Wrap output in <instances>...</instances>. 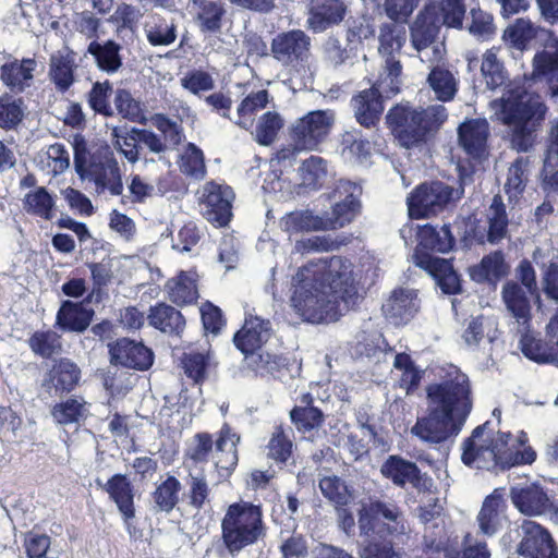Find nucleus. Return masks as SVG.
<instances>
[{
    "instance_id": "5701e85b",
    "label": "nucleus",
    "mask_w": 558,
    "mask_h": 558,
    "mask_svg": "<svg viewBox=\"0 0 558 558\" xmlns=\"http://www.w3.org/2000/svg\"><path fill=\"white\" fill-rule=\"evenodd\" d=\"M270 330L269 320L250 315L245 318L241 330L234 335L233 342L245 356H248V353L262 350L270 338Z\"/></svg>"
},
{
    "instance_id": "69168bd1",
    "label": "nucleus",
    "mask_w": 558,
    "mask_h": 558,
    "mask_svg": "<svg viewBox=\"0 0 558 558\" xmlns=\"http://www.w3.org/2000/svg\"><path fill=\"white\" fill-rule=\"evenodd\" d=\"M181 171L194 179H203L206 172L203 151L190 143L181 156Z\"/></svg>"
},
{
    "instance_id": "49530a36",
    "label": "nucleus",
    "mask_w": 558,
    "mask_h": 558,
    "mask_svg": "<svg viewBox=\"0 0 558 558\" xmlns=\"http://www.w3.org/2000/svg\"><path fill=\"white\" fill-rule=\"evenodd\" d=\"M195 22L201 32L216 34L222 27L226 9L220 0H208L197 7Z\"/></svg>"
},
{
    "instance_id": "de8ad7c7",
    "label": "nucleus",
    "mask_w": 558,
    "mask_h": 558,
    "mask_svg": "<svg viewBox=\"0 0 558 558\" xmlns=\"http://www.w3.org/2000/svg\"><path fill=\"white\" fill-rule=\"evenodd\" d=\"M425 8L434 9L435 20L440 26L462 28L465 14L464 0H441L437 4H428Z\"/></svg>"
},
{
    "instance_id": "e433bc0d",
    "label": "nucleus",
    "mask_w": 558,
    "mask_h": 558,
    "mask_svg": "<svg viewBox=\"0 0 558 558\" xmlns=\"http://www.w3.org/2000/svg\"><path fill=\"white\" fill-rule=\"evenodd\" d=\"M120 50L121 46L113 40L92 41L87 48V52L94 57L98 69L108 74L118 72L122 66Z\"/></svg>"
},
{
    "instance_id": "ea45409f",
    "label": "nucleus",
    "mask_w": 558,
    "mask_h": 558,
    "mask_svg": "<svg viewBox=\"0 0 558 558\" xmlns=\"http://www.w3.org/2000/svg\"><path fill=\"white\" fill-rule=\"evenodd\" d=\"M269 102L266 89L250 93L238 106L235 117L232 119L236 125L244 130L253 126L255 114Z\"/></svg>"
},
{
    "instance_id": "c85d7f7f",
    "label": "nucleus",
    "mask_w": 558,
    "mask_h": 558,
    "mask_svg": "<svg viewBox=\"0 0 558 558\" xmlns=\"http://www.w3.org/2000/svg\"><path fill=\"white\" fill-rule=\"evenodd\" d=\"M345 12L347 5L342 0H322L311 10L306 25L313 32L322 33L342 22Z\"/></svg>"
},
{
    "instance_id": "864d4df0",
    "label": "nucleus",
    "mask_w": 558,
    "mask_h": 558,
    "mask_svg": "<svg viewBox=\"0 0 558 558\" xmlns=\"http://www.w3.org/2000/svg\"><path fill=\"white\" fill-rule=\"evenodd\" d=\"M182 488L180 481L168 476L153 493V501L158 511L169 513L179 502V493Z\"/></svg>"
},
{
    "instance_id": "680f3d73",
    "label": "nucleus",
    "mask_w": 558,
    "mask_h": 558,
    "mask_svg": "<svg viewBox=\"0 0 558 558\" xmlns=\"http://www.w3.org/2000/svg\"><path fill=\"white\" fill-rule=\"evenodd\" d=\"M318 486L324 497L335 505L344 506L351 498L350 490L344 481L336 475L322 477Z\"/></svg>"
},
{
    "instance_id": "39448f33",
    "label": "nucleus",
    "mask_w": 558,
    "mask_h": 558,
    "mask_svg": "<svg viewBox=\"0 0 558 558\" xmlns=\"http://www.w3.org/2000/svg\"><path fill=\"white\" fill-rule=\"evenodd\" d=\"M447 117L442 105H433L425 109L397 105L388 111L386 119L400 145L411 148L430 140Z\"/></svg>"
},
{
    "instance_id": "412c9836",
    "label": "nucleus",
    "mask_w": 558,
    "mask_h": 558,
    "mask_svg": "<svg viewBox=\"0 0 558 558\" xmlns=\"http://www.w3.org/2000/svg\"><path fill=\"white\" fill-rule=\"evenodd\" d=\"M507 504L502 489L497 488L488 495L476 517L480 532L485 536H494L507 523Z\"/></svg>"
},
{
    "instance_id": "20e7f679",
    "label": "nucleus",
    "mask_w": 558,
    "mask_h": 558,
    "mask_svg": "<svg viewBox=\"0 0 558 558\" xmlns=\"http://www.w3.org/2000/svg\"><path fill=\"white\" fill-rule=\"evenodd\" d=\"M527 436L521 432L517 437L510 433L490 435L487 423L476 427L462 446V461L469 466L484 470H505L535 461L536 452L529 446Z\"/></svg>"
},
{
    "instance_id": "473e14b6",
    "label": "nucleus",
    "mask_w": 558,
    "mask_h": 558,
    "mask_svg": "<svg viewBox=\"0 0 558 558\" xmlns=\"http://www.w3.org/2000/svg\"><path fill=\"white\" fill-rule=\"evenodd\" d=\"M106 492L118 506L125 521L132 519L134 511L133 487L125 475L116 474L105 485Z\"/></svg>"
},
{
    "instance_id": "393cba45",
    "label": "nucleus",
    "mask_w": 558,
    "mask_h": 558,
    "mask_svg": "<svg viewBox=\"0 0 558 558\" xmlns=\"http://www.w3.org/2000/svg\"><path fill=\"white\" fill-rule=\"evenodd\" d=\"M420 308L417 293L412 289L400 288L395 290L383 304L385 316L393 324H407Z\"/></svg>"
},
{
    "instance_id": "4d7b16f0",
    "label": "nucleus",
    "mask_w": 558,
    "mask_h": 558,
    "mask_svg": "<svg viewBox=\"0 0 558 558\" xmlns=\"http://www.w3.org/2000/svg\"><path fill=\"white\" fill-rule=\"evenodd\" d=\"M341 153L347 159H354L355 161L363 163L371 156V143L361 137L357 131H349L342 135L341 140Z\"/></svg>"
},
{
    "instance_id": "4be33fe9",
    "label": "nucleus",
    "mask_w": 558,
    "mask_h": 558,
    "mask_svg": "<svg viewBox=\"0 0 558 558\" xmlns=\"http://www.w3.org/2000/svg\"><path fill=\"white\" fill-rule=\"evenodd\" d=\"M80 378L78 366L68 359H61L45 375L41 387L46 393L56 397L74 389Z\"/></svg>"
},
{
    "instance_id": "052dcab7",
    "label": "nucleus",
    "mask_w": 558,
    "mask_h": 558,
    "mask_svg": "<svg viewBox=\"0 0 558 558\" xmlns=\"http://www.w3.org/2000/svg\"><path fill=\"white\" fill-rule=\"evenodd\" d=\"M292 432L283 429L281 426L275 428L267 445L268 457L278 462H286L293 449L291 440Z\"/></svg>"
},
{
    "instance_id": "f3484780",
    "label": "nucleus",
    "mask_w": 558,
    "mask_h": 558,
    "mask_svg": "<svg viewBox=\"0 0 558 558\" xmlns=\"http://www.w3.org/2000/svg\"><path fill=\"white\" fill-rule=\"evenodd\" d=\"M379 84L380 77L373 87L360 92L351 100L356 121L367 129L375 128L380 120L384 111L381 94H393L389 90L388 81L383 86Z\"/></svg>"
},
{
    "instance_id": "1a4fd4ad",
    "label": "nucleus",
    "mask_w": 558,
    "mask_h": 558,
    "mask_svg": "<svg viewBox=\"0 0 558 558\" xmlns=\"http://www.w3.org/2000/svg\"><path fill=\"white\" fill-rule=\"evenodd\" d=\"M440 32L434 9L424 8L410 26V46L415 52L412 56L427 65L442 61L447 50Z\"/></svg>"
},
{
    "instance_id": "a19ab883",
    "label": "nucleus",
    "mask_w": 558,
    "mask_h": 558,
    "mask_svg": "<svg viewBox=\"0 0 558 558\" xmlns=\"http://www.w3.org/2000/svg\"><path fill=\"white\" fill-rule=\"evenodd\" d=\"M144 32L147 41L155 47L169 46L177 39V25L174 22L157 14L150 15L146 20Z\"/></svg>"
},
{
    "instance_id": "a211bd4d",
    "label": "nucleus",
    "mask_w": 558,
    "mask_h": 558,
    "mask_svg": "<svg viewBox=\"0 0 558 558\" xmlns=\"http://www.w3.org/2000/svg\"><path fill=\"white\" fill-rule=\"evenodd\" d=\"M311 39L300 29L278 34L271 41V53L283 65L294 66L310 54Z\"/></svg>"
},
{
    "instance_id": "8fccbe9b",
    "label": "nucleus",
    "mask_w": 558,
    "mask_h": 558,
    "mask_svg": "<svg viewBox=\"0 0 558 558\" xmlns=\"http://www.w3.org/2000/svg\"><path fill=\"white\" fill-rule=\"evenodd\" d=\"M23 207L29 215L50 220L53 217L54 199L45 187H36L25 194Z\"/></svg>"
},
{
    "instance_id": "4468645a",
    "label": "nucleus",
    "mask_w": 558,
    "mask_h": 558,
    "mask_svg": "<svg viewBox=\"0 0 558 558\" xmlns=\"http://www.w3.org/2000/svg\"><path fill=\"white\" fill-rule=\"evenodd\" d=\"M233 198L234 194L231 187L215 182L206 183L201 192L206 220L217 227L227 226L232 217Z\"/></svg>"
},
{
    "instance_id": "774afa93",
    "label": "nucleus",
    "mask_w": 558,
    "mask_h": 558,
    "mask_svg": "<svg viewBox=\"0 0 558 558\" xmlns=\"http://www.w3.org/2000/svg\"><path fill=\"white\" fill-rule=\"evenodd\" d=\"M494 323L483 316L472 318L463 332V339L468 345H477L485 337L492 342L496 330Z\"/></svg>"
},
{
    "instance_id": "37998d69",
    "label": "nucleus",
    "mask_w": 558,
    "mask_h": 558,
    "mask_svg": "<svg viewBox=\"0 0 558 558\" xmlns=\"http://www.w3.org/2000/svg\"><path fill=\"white\" fill-rule=\"evenodd\" d=\"M509 266L499 251L485 256L481 264L470 269L471 278L476 282L497 281L507 276Z\"/></svg>"
},
{
    "instance_id": "4c0bfd02",
    "label": "nucleus",
    "mask_w": 558,
    "mask_h": 558,
    "mask_svg": "<svg viewBox=\"0 0 558 558\" xmlns=\"http://www.w3.org/2000/svg\"><path fill=\"white\" fill-rule=\"evenodd\" d=\"M93 311L86 310L83 303L65 301L57 314V324L65 330L84 331L90 324Z\"/></svg>"
},
{
    "instance_id": "a878e982",
    "label": "nucleus",
    "mask_w": 558,
    "mask_h": 558,
    "mask_svg": "<svg viewBox=\"0 0 558 558\" xmlns=\"http://www.w3.org/2000/svg\"><path fill=\"white\" fill-rule=\"evenodd\" d=\"M507 232L508 217L506 208L500 196L496 195L486 211L485 225L475 229V238L480 242H484L486 239L489 243L495 244L505 239Z\"/></svg>"
},
{
    "instance_id": "58836bf2",
    "label": "nucleus",
    "mask_w": 558,
    "mask_h": 558,
    "mask_svg": "<svg viewBox=\"0 0 558 558\" xmlns=\"http://www.w3.org/2000/svg\"><path fill=\"white\" fill-rule=\"evenodd\" d=\"M502 299L507 310L515 317L519 328L526 327L530 320V301L524 290L509 281L502 288Z\"/></svg>"
},
{
    "instance_id": "e2e57ef3",
    "label": "nucleus",
    "mask_w": 558,
    "mask_h": 558,
    "mask_svg": "<svg viewBox=\"0 0 558 558\" xmlns=\"http://www.w3.org/2000/svg\"><path fill=\"white\" fill-rule=\"evenodd\" d=\"M189 486V504L199 510L204 507L210 494L206 476L202 470L197 472L190 471L186 481Z\"/></svg>"
},
{
    "instance_id": "3c124183",
    "label": "nucleus",
    "mask_w": 558,
    "mask_h": 558,
    "mask_svg": "<svg viewBox=\"0 0 558 558\" xmlns=\"http://www.w3.org/2000/svg\"><path fill=\"white\" fill-rule=\"evenodd\" d=\"M420 245L437 252H448L454 244L450 227L447 225L436 229L432 226H425L418 233Z\"/></svg>"
},
{
    "instance_id": "603ef678",
    "label": "nucleus",
    "mask_w": 558,
    "mask_h": 558,
    "mask_svg": "<svg viewBox=\"0 0 558 558\" xmlns=\"http://www.w3.org/2000/svg\"><path fill=\"white\" fill-rule=\"evenodd\" d=\"M298 172L303 186L316 190L327 178V162L319 156H311L301 163Z\"/></svg>"
},
{
    "instance_id": "ddd939ff",
    "label": "nucleus",
    "mask_w": 558,
    "mask_h": 558,
    "mask_svg": "<svg viewBox=\"0 0 558 558\" xmlns=\"http://www.w3.org/2000/svg\"><path fill=\"white\" fill-rule=\"evenodd\" d=\"M362 187L351 181L339 180L332 197L336 202L331 215L324 218L326 230L342 228L350 223L360 210Z\"/></svg>"
},
{
    "instance_id": "09e8293b",
    "label": "nucleus",
    "mask_w": 558,
    "mask_h": 558,
    "mask_svg": "<svg viewBox=\"0 0 558 558\" xmlns=\"http://www.w3.org/2000/svg\"><path fill=\"white\" fill-rule=\"evenodd\" d=\"M374 436L373 429L367 425H360L350 430L338 440V446L348 450L353 460H359L368 452V441Z\"/></svg>"
},
{
    "instance_id": "a18cd8bd",
    "label": "nucleus",
    "mask_w": 558,
    "mask_h": 558,
    "mask_svg": "<svg viewBox=\"0 0 558 558\" xmlns=\"http://www.w3.org/2000/svg\"><path fill=\"white\" fill-rule=\"evenodd\" d=\"M280 227L288 233L326 230L324 217L314 216L308 210H295L284 215Z\"/></svg>"
},
{
    "instance_id": "423d86ee",
    "label": "nucleus",
    "mask_w": 558,
    "mask_h": 558,
    "mask_svg": "<svg viewBox=\"0 0 558 558\" xmlns=\"http://www.w3.org/2000/svg\"><path fill=\"white\" fill-rule=\"evenodd\" d=\"M504 40L511 47L522 51L533 38L548 41L545 49L537 52L533 59V76L546 78L553 96H558V45L557 40L545 28L534 25L527 19H517L502 35Z\"/></svg>"
},
{
    "instance_id": "bb28decb",
    "label": "nucleus",
    "mask_w": 558,
    "mask_h": 558,
    "mask_svg": "<svg viewBox=\"0 0 558 558\" xmlns=\"http://www.w3.org/2000/svg\"><path fill=\"white\" fill-rule=\"evenodd\" d=\"M36 68L35 59H14L1 65L0 78L11 92L23 93L32 86Z\"/></svg>"
},
{
    "instance_id": "f704fd0d",
    "label": "nucleus",
    "mask_w": 558,
    "mask_h": 558,
    "mask_svg": "<svg viewBox=\"0 0 558 558\" xmlns=\"http://www.w3.org/2000/svg\"><path fill=\"white\" fill-rule=\"evenodd\" d=\"M239 440V436L232 433L228 425H225L216 441L215 464L217 469L226 471L227 475H229L238 464L236 444Z\"/></svg>"
},
{
    "instance_id": "c9c22d12",
    "label": "nucleus",
    "mask_w": 558,
    "mask_h": 558,
    "mask_svg": "<svg viewBox=\"0 0 558 558\" xmlns=\"http://www.w3.org/2000/svg\"><path fill=\"white\" fill-rule=\"evenodd\" d=\"M147 318L153 327L170 335H179L185 327L181 312L165 303L151 307Z\"/></svg>"
},
{
    "instance_id": "7ed1b4c3",
    "label": "nucleus",
    "mask_w": 558,
    "mask_h": 558,
    "mask_svg": "<svg viewBox=\"0 0 558 558\" xmlns=\"http://www.w3.org/2000/svg\"><path fill=\"white\" fill-rule=\"evenodd\" d=\"M489 108L490 118L509 128L513 149L529 151L534 146L536 130L547 111L538 95L513 81L505 86L500 98L489 102Z\"/></svg>"
},
{
    "instance_id": "b1692460",
    "label": "nucleus",
    "mask_w": 558,
    "mask_h": 558,
    "mask_svg": "<svg viewBox=\"0 0 558 558\" xmlns=\"http://www.w3.org/2000/svg\"><path fill=\"white\" fill-rule=\"evenodd\" d=\"M489 136L488 122L485 119H471L458 129L460 147L472 158L480 159L487 154Z\"/></svg>"
},
{
    "instance_id": "f8f14e48",
    "label": "nucleus",
    "mask_w": 558,
    "mask_h": 558,
    "mask_svg": "<svg viewBox=\"0 0 558 558\" xmlns=\"http://www.w3.org/2000/svg\"><path fill=\"white\" fill-rule=\"evenodd\" d=\"M359 529L361 535L404 534L407 525L402 512L393 504L369 500L359 511Z\"/></svg>"
},
{
    "instance_id": "13d9d810",
    "label": "nucleus",
    "mask_w": 558,
    "mask_h": 558,
    "mask_svg": "<svg viewBox=\"0 0 558 558\" xmlns=\"http://www.w3.org/2000/svg\"><path fill=\"white\" fill-rule=\"evenodd\" d=\"M529 172V158L519 157L509 167L505 191L510 198H517L525 189Z\"/></svg>"
},
{
    "instance_id": "6ab92c4d",
    "label": "nucleus",
    "mask_w": 558,
    "mask_h": 558,
    "mask_svg": "<svg viewBox=\"0 0 558 558\" xmlns=\"http://www.w3.org/2000/svg\"><path fill=\"white\" fill-rule=\"evenodd\" d=\"M109 353L112 364L136 371H146L154 363V353L149 348L128 338L110 343Z\"/></svg>"
},
{
    "instance_id": "2eb2a0df",
    "label": "nucleus",
    "mask_w": 558,
    "mask_h": 558,
    "mask_svg": "<svg viewBox=\"0 0 558 558\" xmlns=\"http://www.w3.org/2000/svg\"><path fill=\"white\" fill-rule=\"evenodd\" d=\"M522 539L517 553L521 558H558V550L550 534L538 523L524 520Z\"/></svg>"
},
{
    "instance_id": "79ce46f5",
    "label": "nucleus",
    "mask_w": 558,
    "mask_h": 558,
    "mask_svg": "<svg viewBox=\"0 0 558 558\" xmlns=\"http://www.w3.org/2000/svg\"><path fill=\"white\" fill-rule=\"evenodd\" d=\"M37 165L47 175L57 177L70 167V153L63 144H52L39 153Z\"/></svg>"
},
{
    "instance_id": "72a5a7b5",
    "label": "nucleus",
    "mask_w": 558,
    "mask_h": 558,
    "mask_svg": "<svg viewBox=\"0 0 558 558\" xmlns=\"http://www.w3.org/2000/svg\"><path fill=\"white\" fill-rule=\"evenodd\" d=\"M430 72L427 75V84L440 101H450L458 92V78L448 68L435 63L427 65Z\"/></svg>"
},
{
    "instance_id": "dca6fc26",
    "label": "nucleus",
    "mask_w": 558,
    "mask_h": 558,
    "mask_svg": "<svg viewBox=\"0 0 558 558\" xmlns=\"http://www.w3.org/2000/svg\"><path fill=\"white\" fill-rule=\"evenodd\" d=\"M380 473L399 487L411 484L418 492H428L433 486L432 478L422 474L415 463L399 456H389L381 464Z\"/></svg>"
},
{
    "instance_id": "bf43d9fd",
    "label": "nucleus",
    "mask_w": 558,
    "mask_h": 558,
    "mask_svg": "<svg viewBox=\"0 0 558 558\" xmlns=\"http://www.w3.org/2000/svg\"><path fill=\"white\" fill-rule=\"evenodd\" d=\"M24 101L12 95L0 96V128L13 129L24 117Z\"/></svg>"
},
{
    "instance_id": "f257e3e1",
    "label": "nucleus",
    "mask_w": 558,
    "mask_h": 558,
    "mask_svg": "<svg viewBox=\"0 0 558 558\" xmlns=\"http://www.w3.org/2000/svg\"><path fill=\"white\" fill-rule=\"evenodd\" d=\"M359 300L352 264L340 256L311 260L291 279L289 304L305 323L337 322Z\"/></svg>"
},
{
    "instance_id": "9b49d317",
    "label": "nucleus",
    "mask_w": 558,
    "mask_h": 558,
    "mask_svg": "<svg viewBox=\"0 0 558 558\" xmlns=\"http://www.w3.org/2000/svg\"><path fill=\"white\" fill-rule=\"evenodd\" d=\"M463 193L462 184L458 187L440 181L421 184L408 197L409 214L415 219L435 216L460 199Z\"/></svg>"
},
{
    "instance_id": "c03bdc74",
    "label": "nucleus",
    "mask_w": 558,
    "mask_h": 558,
    "mask_svg": "<svg viewBox=\"0 0 558 558\" xmlns=\"http://www.w3.org/2000/svg\"><path fill=\"white\" fill-rule=\"evenodd\" d=\"M549 145L543 165V186L548 191H558V119L551 123Z\"/></svg>"
},
{
    "instance_id": "7c9ffc66",
    "label": "nucleus",
    "mask_w": 558,
    "mask_h": 558,
    "mask_svg": "<svg viewBox=\"0 0 558 558\" xmlns=\"http://www.w3.org/2000/svg\"><path fill=\"white\" fill-rule=\"evenodd\" d=\"M527 329L529 325L525 329L524 327L519 328L522 353L537 363H558V342L551 340V337H549V342H544L536 339Z\"/></svg>"
},
{
    "instance_id": "9d476101",
    "label": "nucleus",
    "mask_w": 558,
    "mask_h": 558,
    "mask_svg": "<svg viewBox=\"0 0 558 558\" xmlns=\"http://www.w3.org/2000/svg\"><path fill=\"white\" fill-rule=\"evenodd\" d=\"M407 39L405 27L401 23H383L378 35V53L381 59L383 73H380V86L388 81L389 90L398 93L402 65L400 62L401 49Z\"/></svg>"
},
{
    "instance_id": "338daca9",
    "label": "nucleus",
    "mask_w": 558,
    "mask_h": 558,
    "mask_svg": "<svg viewBox=\"0 0 558 558\" xmlns=\"http://www.w3.org/2000/svg\"><path fill=\"white\" fill-rule=\"evenodd\" d=\"M87 409L84 401L69 399L53 407L51 414L58 424H71L78 422L86 415Z\"/></svg>"
},
{
    "instance_id": "aec40b11",
    "label": "nucleus",
    "mask_w": 558,
    "mask_h": 558,
    "mask_svg": "<svg viewBox=\"0 0 558 558\" xmlns=\"http://www.w3.org/2000/svg\"><path fill=\"white\" fill-rule=\"evenodd\" d=\"M88 178L94 183V190L99 196L108 198L120 196L123 193L122 172L113 157H107L104 161L92 166Z\"/></svg>"
},
{
    "instance_id": "f03ea898",
    "label": "nucleus",
    "mask_w": 558,
    "mask_h": 558,
    "mask_svg": "<svg viewBox=\"0 0 558 558\" xmlns=\"http://www.w3.org/2000/svg\"><path fill=\"white\" fill-rule=\"evenodd\" d=\"M441 369V380L426 388L427 414L411 428L413 436L428 444L457 436L472 410L469 377L454 365Z\"/></svg>"
},
{
    "instance_id": "0e129e2a",
    "label": "nucleus",
    "mask_w": 558,
    "mask_h": 558,
    "mask_svg": "<svg viewBox=\"0 0 558 558\" xmlns=\"http://www.w3.org/2000/svg\"><path fill=\"white\" fill-rule=\"evenodd\" d=\"M282 125L283 121L277 112H265L257 121L255 130L256 141L262 145H270Z\"/></svg>"
},
{
    "instance_id": "6e6d98bb",
    "label": "nucleus",
    "mask_w": 558,
    "mask_h": 558,
    "mask_svg": "<svg viewBox=\"0 0 558 558\" xmlns=\"http://www.w3.org/2000/svg\"><path fill=\"white\" fill-rule=\"evenodd\" d=\"M384 534L361 535L363 537L360 545L361 558H401V554L396 551L391 542L383 538Z\"/></svg>"
},
{
    "instance_id": "cd10ccee",
    "label": "nucleus",
    "mask_w": 558,
    "mask_h": 558,
    "mask_svg": "<svg viewBox=\"0 0 558 558\" xmlns=\"http://www.w3.org/2000/svg\"><path fill=\"white\" fill-rule=\"evenodd\" d=\"M75 68V53L69 47L50 56L48 76L58 92L64 93L73 85Z\"/></svg>"
},
{
    "instance_id": "5fc2aeb1",
    "label": "nucleus",
    "mask_w": 558,
    "mask_h": 558,
    "mask_svg": "<svg viewBox=\"0 0 558 558\" xmlns=\"http://www.w3.org/2000/svg\"><path fill=\"white\" fill-rule=\"evenodd\" d=\"M498 50L492 48L487 50L482 59L481 71L484 76L485 83L488 88L496 89L506 84L507 73L504 69V64L500 62Z\"/></svg>"
},
{
    "instance_id": "2f4dec72",
    "label": "nucleus",
    "mask_w": 558,
    "mask_h": 558,
    "mask_svg": "<svg viewBox=\"0 0 558 558\" xmlns=\"http://www.w3.org/2000/svg\"><path fill=\"white\" fill-rule=\"evenodd\" d=\"M511 499L518 510L527 515L542 514L548 502L546 494L535 485L512 487Z\"/></svg>"
},
{
    "instance_id": "c756f323",
    "label": "nucleus",
    "mask_w": 558,
    "mask_h": 558,
    "mask_svg": "<svg viewBox=\"0 0 558 558\" xmlns=\"http://www.w3.org/2000/svg\"><path fill=\"white\" fill-rule=\"evenodd\" d=\"M197 281L198 275L194 270H182L167 281L165 291L172 303L189 305L198 299Z\"/></svg>"
},
{
    "instance_id": "6e6552de",
    "label": "nucleus",
    "mask_w": 558,
    "mask_h": 558,
    "mask_svg": "<svg viewBox=\"0 0 558 558\" xmlns=\"http://www.w3.org/2000/svg\"><path fill=\"white\" fill-rule=\"evenodd\" d=\"M336 121V113L330 110H314L295 120L290 128L292 144L277 151L278 162L295 159L298 153L314 150L330 134Z\"/></svg>"
},
{
    "instance_id": "0eeeda50",
    "label": "nucleus",
    "mask_w": 558,
    "mask_h": 558,
    "mask_svg": "<svg viewBox=\"0 0 558 558\" xmlns=\"http://www.w3.org/2000/svg\"><path fill=\"white\" fill-rule=\"evenodd\" d=\"M260 506L248 501L230 505L221 521L222 541L231 555H236L266 536Z\"/></svg>"
}]
</instances>
